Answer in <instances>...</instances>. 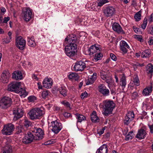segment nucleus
<instances>
[{
    "instance_id": "obj_17",
    "label": "nucleus",
    "mask_w": 153,
    "mask_h": 153,
    "mask_svg": "<svg viewBox=\"0 0 153 153\" xmlns=\"http://www.w3.org/2000/svg\"><path fill=\"white\" fill-rule=\"evenodd\" d=\"M34 132L35 133L36 140H39L42 139L44 135V132L40 128H34Z\"/></svg>"
},
{
    "instance_id": "obj_19",
    "label": "nucleus",
    "mask_w": 153,
    "mask_h": 153,
    "mask_svg": "<svg viewBox=\"0 0 153 153\" xmlns=\"http://www.w3.org/2000/svg\"><path fill=\"white\" fill-rule=\"evenodd\" d=\"M42 84L44 88L47 89L50 88L53 84V81L51 78H47L43 80Z\"/></svg>"
},
{
    "instance_id": "obj_46",
    "label": "nucleus",
    "mask_w": 153,
    "mask_h": 153,
    "mask_svg": "<svg viewBox=\"0 0 153 153\" xmlns=\"http://www.w3.org/2000/svg\"><path fill=\"white\" fill-rule=\"evenodd\" d=\"M105 79L104 80H105L107 83L110 84L112 82V77L110 76L107 75L105 77Z\"/></svg>"
},
{
    "instance_id": "obj_24",
    "label": "nucleus",
    "mask_w": 153,
    "mask_h": 153,
    "mask_svg": "<svg viewBox=\"0 0 153 153\" xmlns=\"http://www.w3.org/2000/svg\"><path fill=\"white\" fill-rule=\"evenodd\" d=\"M112 28L114 30L118 33H123V31L122 27L118 23H114L112 25Z\"/></svg>"
},
{
    "instance_id": "obj_51",
    "label": "nucleus",
    "mask_w": 153,
    "mask_h": 153,
    "mask_svg": "<svg viewBox=\"0 0 153 153\" xmlns=\"http://www.w3.org/2000/svg\"><path fill=\"white\" fill-rule=\"evenodd\" d=\"M147 19L146 18H145L144 19L143 23L141 25V27L144 29H145L147 25Z\"/></svg>"
},
{
    "instance_id": "obj_48",
    "label": "nucleus",
    "mask_w": 153,
    "mask_h": 153,
    "mask_svg": "<svg viewBox=\"0 0 153 153\" xmlns=\"http://www.w3.org/2000/svg\"><path fill=\"white\" fill-rule=\"evenodd\" d=\"M100 73L101 77L102 79L104 80L106 79L105 77L107 75V73L106 72L102 71L100 72Z\"/></svg>"
},
{
    "instance_id": "obj_9",
    "label": "nucleus",
    "mask_w": 153,
    "mask_h": 153,
    "mask_svg": "<svg viewBox=\"0 0 153 153\" xmlns=\"http://www.w3.org/2000/svg\"><path fill=\"white\" fill-rule=\"evenodd\" d=\"M13 113L14 115L13 120L15 121L23 116L24 114L23 110L21 108L16 107L13 109Z\"/></svg>"
},
{
    "instance_id": "obj_5",
    "label": "nucleus",
    "mask_w": 153,
    "mask_h": 153,
    "mask_svg": "<svg viewBox=\"0 0 153 153\" xmlns=\"http://www.w3.org/2000/svg\"><path fill=\"white\" fill-rule=\"evenodd\" d=\"M12 102L11 98L8 97H4L0 100V107L3 109H6L10 107Z\"/></svg>"
},
{
    "instance_id": "obj_57",
    "label": "nucleus",
    "mask_w": 153,
    "mask_h": 153,
    "mask_svg": "<svg viewBox=\"0 0 153 153\" xmlns=\"http://www.w3.org/2000/svg\"><path fill=\"white\" fill-rule=\"evenodd\" d=\"M110 56L112 59L113 60L116 61L117 60L116 57L113 53H111L110 54Z\"/></svg>"
},
{
    "instance_id": "obj_38",
    "label": "nucleus",
    "mask_w": 153,
    "mask_h": 153,
    "mask_svg": "<svg viewBox=\"0 0 153 153\" xmlns=\"http://www.w3.org/2000/svg\"><path fill=\"white\" fill-rule=\"evenodd\" d=\"M3 152L2 153H12V150L11 146L10 145L5 146Z\"/></svg>"
},
{
    "instance_id": "obj_55",
    "label": "nucleus",
    "mask_w": 153,
    "mask_h": 153,
    "mask_svg": "<svg viewBox=\"0 0 153 153\" xmlns=\"http://www.w3.org/2000/svg\"><path fill=\"white\" fill-rule=\"evenodd\" d=\"M105 130V128H104L101 129L100 130L97 131V134H98L100 135L104 133Z\"/></svg>"
},
{
    "instance_id": "obj_37",
    "label": "nucleus",
    "mask_w": 153,
    "mask_h": 153,
    "mask_svg": "<svg viewBox=\"0 0 153 153\" xmlns=\"http://www.w3.org/2000/svg\"><path fill=\"white\" fill-rule=\"evenodd\" d=\"M75 115L76 119H77V122L81 123L82 121L86 120L85 117L83 115L76 113Z\"/></svg>"
},
{
    "instance_id": "obj_39",
    "label": "nucleus",
    "mask_w": 153,
    "mask_h": 153,
    "mask_svg": "<svg viewBox=\"0 0 153 153\" xmlns=\"http://www.w3.org/2000/svg\"><path fill=\"white\" fill-rule=\"evenodd\" d=\"M102 56V54L101 53L100 51H98L95 54V56L94 57V61L97 62L98 60L101 59Z\"/></svg>"
},
{
    "instance_id": "obj_14",
    "label": "nucleus",
    "mask_w": 153,
    "mask_h": 153,
    "mask_svg": "<svg viewBox=\"0 0 153 153\" xmlns=\"http://www.w3.org/2000/svg\"><path fill=\"white\" fill-rule=\"evenodd\" d=\"M86 67L85 64L82 61L77 62L74 66V69L76 71H82Z\"/></svg>"
},
{
    "instance_id": "obj_53",
    "label": "nucleus",
    "mask_w": 153,
    "mask_h": 153,
    "mask_svg": "<svg viewBox=\"0 0 153 153\" xmlns=\"http://www.w3.org/2000/svg\"><path fill=\"white\" fill-rule=\"evenodd\" d=\"M63 114L64 117L66 118H68L72 117L71 114L67 112H65Z\"/></svg>"
},
{
    "instance_id": "obj_18",
    "label": "nucleus",
    "mask_w": 153,
    "mask_h": 153,
    "mask_svg": "<svg viewBox=\"0 0 153 153\" xmlns=\"http://www.w3.org/2000/svg\"><path fill=\"white\" fill-rule=\"evenodd\" d=\"M99 91L104 96L109 95L110 91L109 89L103 84H100L98 86Z\"/></svg>"
},
{
    "instance_id": "obj_23",
    "label": "nucleus",
    "mask_w": 153,
    "mask_h": 153,
    "mask_svg": "<svg viewBox=\"0 0 153 153\" xmlns=\"http://www.w3.org/2000/svg\"><path fill=\"white\" fill-rule=\"evenodd\" d=\"M99 51V48L98 47L96 46L95 45H93L88 49V54L91 56Z\"/></svg>"
},
{
    "instance_id": "obj_2",
    "label": "nucleus",
    "mask_w": 153,
    "mask_h": 153,
    "mask_svg": "<svg viewBox=\"0 0 153 153\" xmlns=\"http://www.w3.org/2000/svg\"><path fill=\"white\" fill-rule=\"evenodd\" d=\"M103 108L104 111L103 113L105 116L111 114L115 107V104L112 100H106L103 102Z\"/></svg>"
},
{
    "instance_id": "obj_47",
    "label": "nucleus",
    "mask_w": 153,
    "mask_h": 153,
    "mask_svg": "<svg viewBox=\"0 0 153 153\" xmlns=\"http://www.w3.org/2000/svg\"><path fill=\"white\" fill-rule=\"evenodd\" d=\"M11 37H7L6 38L3 39L2 42L3 44H7L11 41Z\"/></svg>"
},
{
    "instance_id": "obj_45",
    "label": "nucleus",
    "mask_w": 153,
    "mask_h": 153,
    "mask_svg": "<svg viewBox=\"0 0 153 153\" xmlns=\"http://www.w3.org/2000/svg\"><path fill=\"white\" fill-rule=\"evenodd\" d=\"M108 2V0H100L97 2V5L98 6L101 7Z\"/></svg>"
},
{
    "instance_id": "obj_36",
    "label": "nucleus",
    "mask_w": 153,
    "mask_h": 153,
    "mask_svg": "<svg viewBox=\"0 0 153 153\" xmlns=\"http://www.w3.org/2000/svg\"><path fill=\"white\" fill-rule=\"evenodd\" d=\"M151 54V50L149 49L143 51L141 56L142 58H147L149 57Z\"/></svg>"
},
{
    "instance_id": "obj_40",
    "label": "nucleus",
    "mask_w": 153,
    "mask_h": 153,
    "mask_svg": "<svg viewBox=\"0 0 153 153\" xmlns=\"http://www.w3.org/2000/svg\"><path fill=\"white\" fill-rule=\"evenodd\" d=\"M133 84L136 86H138L140 85V81L138 77L137 76H135L134 77L132 80Z\"/></svg>"
},
{
    "instance_id": "obj_35",
    "label": "nucleus",
    "mask_w": 153,
    "mask_h": 153,
    "mask_svg": "<svg viewBox=\"0 0 153 153\" xmlns=\"http://www.w3.org/2000/svg\"><path fill=\"white\" fill-rule=\"evenodd\" d=\"M91 120L93 123H96L99 122V119L95 111H93L91 115Z\"/></svg>"
},
{
    "instance_id": "obj_4",
    "label": "nucleus",
    "mask_w": 153,
    "mask_h": 153,
    "mask_svg": "<svg viewBox=\"0 0 153 153\" xmlns=\"http://www.w3.org/2000/svg\"><path fill=\"white\" fill-rule=\"evenodd\" d=\"M22 15L24 20L26 22H29L33 17L32 10L29 7L23 8Z\"/></svg>"
},
{
    "instance_id": "obj_10",
    "label": "nucleus",
    "mask_w": 153,
    "mask_h": 153,
    "mask_svg": "<svg viewBox=\"0 0 153 153\" xmlns=\"http://www.w3.org/2000/svg\"><path fill=\"white\" fill-rule=\"evenodd\" d=\"M14 129V125L11 124H9L5 125L3 129V133L5 135H10L11 134Z\"/></svg>"
},
{
    "instance_id": "obj_15",
    "label": "nucleus",
    "mask_w": 153,
    "mask_h": 153,
    "mask_svg": "<svg viewBox=\"0 0 153 153\" xmlns=\"http://www.w3.org/2000/svg\"><path fill=\"white\" fill-rule=\"evenodd\" d=\"M134 117L133 112L129 111L126 114L124 120V123L125 124L128 125L133 120Z\"/></svg>"
},
{
    "instance_id": "obj_25",
    "label": "nucleus",
    "mask_w": 153,
    "mask_h": 153,
    "mask_svg": "<svg viewBox=\"0 0 153 153\" xmlns=\"http://www.w3.org/2000/svg\"><path fill=\"white\" fill-rule=\"evenodd\" d=\"M26 129L25 128V127L23 126L20 125L17 126L16 128V133L17 134H20L22 135L25 134Z\"/></svg>"
},
{
    "instance_id": "obj_29",
    "label": "nucleus",
    "mask_w": 153,
    "mask_h": 153,
    "mask_svg": "<svg viewBox=\"0 0 153 153\" xmlns=\"http://www.w3.org/2000/svg\"><path fill=\"white\" fill-rule=\"evenodd\" d=\"M68 76L70 79L75 81H77L79 78V76L78 74L74 72L69 73L68 75Z\"/></svg>"
},
{
    "instance_id": "obj_7",
    "label": "nucleus",
    "mask_w": 153,
    "mask_h": 153,
    "mask_svg": "<svg viewBox=\"0 0 153 153\" xmlns=\"http://www.w3.org/2000/svg\"><path fill=\"white\" fill-rule=\"evenodd\" d=\"M103 11L104 15L108 17L113 16L115 14L116 10L114 7L108 6L105 7Z\"/></svg>"
},
{
    "instance_id": "obj_44",
    "label": "nucleus",
    "mask_w": 153,
    "mask_h": 153,
    "mask_svg": "<svg viewBox=\"0 0 153 153\" xmlns=\"http://www.w3.org/2000/svg\"><path fill=\"white\" fill-rule=\"evenodd\" d=\"M50 93L49 91L47 90H45L43 91L42 93V97L43 99H45L47 98Z\"/></svg>"
},
{
    "instance_id": "obj_6",
    "label": "nucleus",
    "mask_w": 153,
    "mask_h": 153,
    "mask_svg": "<svg viewBox=\"0 0 153 153\" xmlns=\"http://www.w3.org/2000/svg\"><path fill=\"white\" fill-rule=\"evenodd\" d=\"M50 127L52 131L55 134H58L62 128V124L56 120L51 122Z\"/></svg>"
},
{
    "instance_id": "obj_59",
    "label": "nucleus",
    "mask_w": 153,
    "mask_h": 153,
    "mask_svg": "<svg viewBox=\"0 0 153 153\" xmlns=\"http://www.w3.org/2000/svg\"><path fill=\"white\" fill-rule=\"evenodd\" d=\"M148 32L151 34L153 35V27L149 28L148 30Z\"/></svg>"
},
{
    "instance_id": "obj_11",
    "label": "nucleus",
    "mask_w": 153,
    "mask_h": 153,
    "mask_svg": "<svg viewBox=\"0 0 153 153\" xmlns=\"http://www.w3.org/2000/svg\"><path fill=\"white\" fill-rule=\"evenodd\" d=\"M21 83L19 82H11L8 85V90L11 91H16L19 88H20Z\"/></svg>"
},
{
    "instance_id": "obj_49",
    "label": "nucleus",
    "mask_w": 153,
    "mask_h": 153,
    "mask_svg": "<svg viewBox=\"0 0 153 153\" xmlns=\"http://www.w3.org/2000/svg\"><path fill=\"white\" fill-rule=\"evenodd\" d=\"M61 104L63 105L65 107L71 108L70 103L66 100L62 101Z\"/></svg>"
},
{
    "instance_id": "obj_20",
    "label": "nucleus",
    "mask_w": 153,
    "mask_h": 153,
    "mask_svg": "<svg viewBox=\"0 0 153 153\" xmlns=\"http://www.w3.org/2000/svg\"><path fill=\"white\" fill-rule=\"evenodd\" d=\"M120 48L123 51V54L126 53L128 51L127 49H129L130 47L128 44L124 41H121L120 43Z\"/></svg>"
},
{
    "instance_id": "obj_64",
    "label": "nucleus",
    "mask_w": 153,
    "mask_h": 153,
    "mask_svg": "<svg viewBox=\"0 0 153 153\" xmlns=\"http://www.w3.org/2000/svg\"><path fill=\"white\" fill-rule=\"evenodd\" d=\"M32 78H33V79H35L36 80H38V78L37 77V76H36V75L34 74H33L32 75Z\"/></svg>"
},
{
    "instance_id": "obj_42",
    "label": "nucleus",
    "mask_w": 153,
    "mask_h": 153,
    "mask_svg": "<svg viewBox=\"0 0 153 153\" xmlns=\"http://www.w3.org/2000/svg\"><path fill=\"white\" fill-rule=\"evenodd\" d=\"M134 133L132 131H130L128 134L126 135L125 140L126 141L131 140L134 137Z\"/></svg>"
},
{
    "instance_id": "obj_63",
    "label": "nucleus",
    "mask_w": 153,
    "mask_h": 153,
    "mask_svg": "<svg viewBox=\"0 0 153 153\" xmlns=\"http://www.w3.org/2000/svg\"><path fill=\"white\" fill-rule=\"evenodd\" d=\"M149 127L150 129V132L151 133H153V124L149 125Z\"/></svg>"
},
{
    "instance_id": "obj_50",
    "label": "nucleus",
    "mask_w": 153,
    "mask_h": 153,
    "mask_svg": "<svg viewBox=\"0 0 153 153\" xmlns=\"http://www.w3.org/2000/svg\"><path fill=\"white\" fill-rule=\"evenodd\" d=\"M28 100L30 102H33L36 100V98L35 96H31L28 97Z\"/></svg>"
},
{
    "instance_id": "obj_32",
    "label": "nucleus",
    "mask_w": 153,
    "mask_h": 153,
    "mask_svg": "<svg viewBox=\"0 0 153 153\" xmlns=\"http://www.w3.org/2000/svg\"><path fill=\"white\" fill-rule=\"evenodd\" d=\"M33 37H31V38L28 37L27 45L31 47H34L36 45V44L34 41Z\"/></svg>"
},
{
    "instance_id": "obj_13",
    "label": "nucleus",
    "mask_w": 153,
    "mask_h": 153,
    "mask_svg": "<svg viewBox=\"0 0 153 153\" xmlns=\"http://www.w3.org/2000/svg\"><path fill=\"white\" fill-rule=\"evenodd\" d=\"M34 138L33 134L30 132H28L23 138L22 140L23 143L27 144L32 142Z\"/></svg>"
},
{
    "instance_id": "obj_3",
    "label": "nucleus",
    "mask_w": 153,
    "mask_h": 153,
    "mask_svg": "<svg viewBox=\"0 0 153 153\" xmlns=\"http://www.w3.org/2000/svg\"><path fill=\"white\" fill-rule=\"evenodd\" d=\"M65 53L66 55L72 58L75 56L77 52V45L76 43H70L66 45L65 48Z\"/></svg>"
},
{
    "instance_id": "obj_58",
    "label": "nucleus",
    "mask_w": 153,
    "mask_h": 153,
    "mask_svg": "<svg viewBox=\"0 0 153 153\" xmlns=\"http://www.w3.org/2000/svg\"><path fill=\"white\" fill-rule=\"evenodd\" d=\"M148 43L150 45H152L153 44V37H151L149 39Z\"/></svg>"
},
{
    "instance_id": "obj_21",
    "label": "nucleus",
    "mask_w": 153,
    "mask_h": 153,
    "mask_svg": "<svg viewBox=\"0 0 153 153\" xmlns=\"http://www.w3.org/2000/svg\"><path fill=\"white\" fill-rule=\"evenodd\" d=\"M12 78L16 80H20L22 79L23 76L22 72L19 71H14L12 73Z\"/></svg>"
},
{
    "instance_id": "obj_43",
    "label": "nucleus",
    "mask_w": 153,
    "mask_h": 153,
    "mask_svg": "<svg viewBox=\"0 0 153 153\" xmlns=\"http://www.w3.org/2000/svg\"><path fill=\"white\" fill-rule=\"evenodd\" d=\"M23 124V126H24L25 127V128L27 130V128L31 126V123L29 120L27 119H25L24 120Z\"/></svg>"
},
{
    "instance_id": "obj_61",
    "label": "nucleus",
    "mask_w": 153,
    "mask_h": 153,
    "mask_svg": "<svg viewBox=\"0 0 153 153\" xmlns=\"http://www.w3.org/2000/svg\"><path fill=\"white\" fill-rule=\"evenodd\" d=\"M10 18L9 17H5L4 18V20L3 21V23H6L10 20Z\"/></svg>"
},
{
    "instance_id": "obj_34",
    "label": "nucleus",
    "mask_w": 153,
    "mask_h": 153,
    "mask_svg": "<svg viewBox=\"0 0 153 153\" xmlns=\"http://www.w3.org/2000/svg\"><path fill=\"white\" fill-rule=\"evenodd\" d=\"M58 90L60 93L64 97H65L67 95V90L65 87L63 86H61L59 88Z\"/></svg>"
},
{
    "instance_id": "obj_30",
    "label": "nucleus",
    "mask_w": 153,
    "mask_h": 153,
    "mask_svg": "<svg viewBox=\"0 0 153 153\" xmlns=\"http://www.w3.org/2000/svg\"><path fill=\"white\" fill-rule=\"evenodd\" d=\"M16 93L20 94V96L23 97H25L27 95V93L25 89L21 87L19 88Z\"/></svg>"
},
{
    "instance_id": "obj_54",
    "label": "nucleus",
    "mask_w": 153,
    "mask_h": 153,
    "mask_svg": "<svg viewBox=\"0 0 153 153\" xmlns=\"http://www.w3.org/2000/svg\"><path fill=\"white\" fill-rule=\"evenodd\" d=\"M138 96H139L138 93L137 92H134L132 95V97L133 99L136 98Z\"/></svg>"
},
{
    "instance_id": "obj_62",
    "label": "nucleus",
    "mask_w": 153,
    "mask_h": 153,
    "mask_svg": "<svg viewBox=\"0 0 153 153\" xmlns=\"http://www.w3.org/2000/svg\"><path fill=\"white\" fill-rule=\"evenodd\" d=\"M148 21L151 23L153 22V13L149 17Z\"/></svg>"
},
{
    "instance_id": "obj_52",
    "label": "nucleus",
    "mask_w": 153,
    "mask_h": 153,
    "mask_svg": "<svg viewBox=\"0 0 153 153\" xmlns=\"http://www.w3.org/2000/svg\"><path fill=\"white\" fill-rule=\"evenodd\" d=\"M88 94L86 91L82 93L81 94V97L82 99L86 98L88 96Z\"/></svg>"
},
{
    "instance_id": "obj_31",
    "label": "nucleus",
    "mask_w": 153,
    "mask_h": 153,
    "mask_svg": "<svg viewBox=\"0 0 153 153\" xmlns=\"http://www.w3.org/2000/svg\"><path fill=\"white\" fill-rule=\"evenodd\" d=\"M146 71L147 74H151L150 77H152L153 72V66L151 64H149L146 66Z\"/></svg>"
},
{
    "instance_id": "obj_56",
    "label": "nucleus",
    "mask_w": 153,
    "mask_h": 153,
    "mask_svg": "<svg viewBox=\"0 0 153 153\" xmlns=\"http://www.w3.org/2000/svg\"><path fill=\"white\" fill-rule=\"evenodd\" d=\"M133 28L134 31L137 33H138L140 32V30L139 28L134 26L133 27Z\"/></svg>"
},
{
    "instance_id": "obj_41",
    "label": "nucleus",
    "mask_w": 153,
    "mask_h": 153,
    "mask_svg": "<svg viewBox=\"0 0 153 153\" xmlns=\"http://www.w3.org/2000/svg\"><path fill=\"white\" fill-rule=\"evenodd\" d=\"M141 10H140L135 14L134 18L136 21H139L141 19Z\"/></svg>"
},
{
    "instance_id": "obj_1",
    "label": "nucleus",
    "mask_w": 153,
    "mask_h": 153,
    "mask_svg": "<svg viewBox=\"0 0 153 153\" xmlns=\"http://www.w3.org/2000/svg\"><path fill=\"white\" fill-rule=\"evenodd\" d=\"M45 113V109L43 107L32 108L29 112L30 118L34 120L38 119Z\"/></svg>"
},
{
    "instance_id": "obj_27",
    "label": "nucleus",
    "mask_w": 153,
    "mask_h": 153,
    "mask_svg": "<svg viewBox=\"0 0 153 153\" xmlns=\"http://www.w3.org/2000/svg\"><path fill=\"white\" fill-rule=\"evenodd\" d=\"M127 84L126 76L123 74L120 80V85L121 86L123 90Z\"/></svg>"
},
{
    "instance_id": "obj_28",
    "label": "nucleus",
    "mask_w": 153,
    "mask_h": 153,
    "mask_svg": "<svg viewBox=\"0 0 153 153\" xmlns=\"http://www.w3.org/2000/svg\"><path fill=\"white\" fill-rule=\"evenodd\" d=\"M97 78V74L94 73L93 75L89 78L88 81L86 82L87 85H89L93 84L96 80Z\"/></svg>"
},
{
    "instance_id": "obj_12",
    "label": "nucleus",
    "mask_w": 153,
    "mask_h": 153,
    "mask_svg": "<svg viewBox=\"0 0 153 153\" xmlns=\"http://www.w3.org/2000/svg\"><path fill=\"white\" fill-rule=\"evenodd\" d=\"M77 40L76 36L74 34H70L66 37L63 43V45H65L68 43V44H70V43H76Z\"/></svg>"
},
{
    "instance_id": "obj_60",
    "label": "nucleus",
    "mask_w": 153,
    "mask_h": 153,
    "mask_svg": "<svg viewBox=\"0 0 153 153\" xmlns=\"http://www.w3.org/2000/svg\"><path fill=\"white\" fill-rule=\"evenodd\" d=\"M139 65V63H136L135 64H134L133 65V66L134 68V70L135 71L138 67V65Z\"/></svg>"
},
{
    "instance_id": "obj_8",
    "label": "nucleus",
    "mask_w": 153,
    "mask_h": 153,
    "mask_svg": "<svg viewBox=\"0 0 153 153\" xmlns=\"http://www.w3.org/2000/svg\"><path fill=\"white\" fill-rule=\"evenodd\" d=\"M26 41L21 36H18L16 39L15 45L19 49L22 50L25 47Z\"/></svg>"
},
{
    "instance_id": "obj_26",
    "label": "nucleus",
    "mask_w": 153,
    "mask_h": 153,
    "mask_svg": "<svg viewBox=\"0 0 153 153\" xmlns=\"http://www.w3.org/2000/svg\"><path fill=\"white\" fill-rule=\"evenodd\" d=\"M108 149L106 144H103L97 149L96 153H108Z\"/></svg>"
},
{
    "instance_id": "obj_16",
    "label": "nucleus",
    "mask_w": 153,
    "mask_h": 153,
    "mask_svg": "<svg viewBox=\"0 0 153 153\" xmlns=\"http://www.w3.org/2000/svg\"><path fill=\"white\" fill-rule=\"evenodd\" d=\"M10 74L8 70L4 71L1 75V81L3 83H7L8 82Z\"/></svg>"
},
{
    "instance_id": "obj_33",
    "label": "nucleus",
    "mask_w": 153,
    "mask_h": 153,
    "mask_svg": "<svg viewBox=\"0 0 153 153\" xmlns=\"http://www.w3.org/2000/svg\"><path fill=\"white\" fill-rule=\"evenodd\" d=\"M152 86L151 85L145 88L143 91V94L145 96H148L152 91Z\"/></svg>"
},
{
    "instance_id": "obj_22",
    "label": "nucleus",
    "mask_w": 153,
    "mask_h": 153,
    "mask_svg": "<svg viewBox=\"0 0 153 153\" xmlns=\"http://www.w3.org/2000/svg\"><path fill=\"white\" fill-rule=\"evenodd\" d=\"M147 133L144 129H141L138 130L136 135V137L139 140L143 139L146 137Z\"/></svg>"
}]
</instances>
